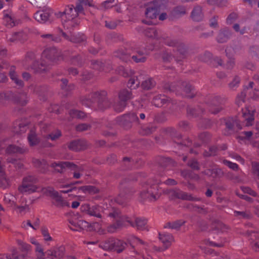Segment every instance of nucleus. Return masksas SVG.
I'll use <instances>...</instances> for the list:
<instances>
[{"label":"nucleus","instance_id":"obj_1","mask_svg":"<svg viewBox=\"0 0 259 259\" xmlns=\"http://www.w3.org/2000/svg\"><path fill=\"white\" fill-rule=\"evenodd\" d=\"M42 57L40 62L34 61L32 63L31 68L35 73L47 72L51 69L52 63H57L58 61L64 60V55L56 48H50L43 52Z\"/></svg>","mask_w":259,"mask_h":259},{"label":"nucleus","instance_id":"obj_2","mask_svg":"<svg viewBox=\"0 0 259 259\" xmlns=\"http://www.w3.org/2000/svg\"><path fill=\"white\" fill-rule=\"evenodd\" d=\"M81 102L88 108L94 107L95 110L104 111L109 108L112 104L105 91L93 92L84 97ZM90 111L89 109H87Z\"/></svg>","mask_w":259,"mask_h":259},{"label":"nucleus","instance_id":"obj_3","mask_svg":"<svg viewBox=\"0 0 259 259\" xmlns=\"http://www.w3.org/2000/svg\"><path fill=\"white\" fill-rule=\"evenodd\" d=\"M126 245L127 244L122 240L110 238L101 243L99 246L104 250H114L120 253L123 251Z\"/></svg>","mask_w":259,"mask_h":259},{"label":"nucleus","instance_id":"obj_4","mask_svg":"<svg viewBox=\"0 0 259 259\" xmlns=\"http://www.w3.org/2000/svg\"><path fill=\"white\" fill-rule=\"evenodd\" d=\"M116 123L122 127L128 130L132 127V123L139 121V118L135 113H128L117 117L116 119Z\"/></svg>","mask_w":259,"mask_h":259},{"label":"nucleus","instance_id":"obj_5","mask_svg":"<svg viewBox=\"0 0 259 259\" xmlns=\"http://www.w3.org/2000/svg\"><path fill=\"white\" fill-rule=\"evenodd\" d=\"M51 166L54 167L55 170L59 173L64 172L66 169L73 171H81L83 169L82 166H78L69 161L54 162L52 164Z\"/></svg>","mask_w":259,"mask_h":259},{"label":"nucleus","instance_id":"obj_6","mask_svg":"<svg viewBox=\"0 0 259 259\" xmlns=\"http://www.w3.org/2000/svg\"><path fill=\"white\" fill-rule=\"evenodd\" d=\"M6 99L11 100L14 103L25 106L27 104L26 94L24 92L8 91L5 94Z\"/></svg>","mask_w":259,"mask_h":259},{"label":"nucleus","instance_id":"obj_7","mask_svg":"<svg viewBox=\"0 0 259 259\" xmlns=\"http://www.w3.org/2000/svg\"><path fill=\"white\" fill-rule=\"evenodd\" d=\"M162 2L161 0H155L150 3L147 6L145 15L150 19L156 18L160 12V8Z\"/></svg>","mask_w":259,"mask_h":259},{"label":"nucleus","instance_id":"obj_8","mask_svg":"<svg viewBox=\"0 0 259 259\" xmlns=\"http://www.w3.org/2000/svg\"><path fill=\"white\" fill-rule=\"evenodd\" d=\"M205 103L209 107V110L212 113L216 114L223 110V107H220V98L219 97H208L205 100Z\"/></svg>","mask_w":259,"mask_h":259},{"label":"nucleus","instance_id":"obj_9","mask_svg":"<svg viewBox=\"0 0 259 259\" xmlns=\"http://www.w3.org/2000/svg\"><path fill=\"white\" fill-rule=\"evenodd\" d=\"M135 191L132 187H124L120 190V193L115 198V201L120 205H123L126 200L131 198Z\"/></svg>","mask_w":259,"mask_h":259},{"label":"nucleus","instance_id":"obj_10","mask_svg":"<svg viewBox=\"0 0 259 259\" xmlns=\"http://www.w3.org/2000/svg\"><path fill=\"white\" fill-rule=\"evenodd\" d=\"M87 146L86 141L83 139H77L70 142L68 147L71 150L77 152L85 149Z\"/></svg>","mask_w":259,"mask_h":259},{"label":"nucleus","instance_id":"obj_11","mask_svg":"<svg viewBox=\"0 0 259 259\" xmlns=\"http://www.w3.org/2000/svg\"><path fill=\"white\" fill-rule=\"evenodd\" d=\"M186 14V9L183 6H178L175 7L170 12L168 18L170 20L174 21L180 18L182 16Z\"/></svg>","mask_w":259,"mask_h":259},{"label":"nucleus","instance_id":"obj_12","mask_svg":"<svg viewBox=\"0 0 259 259\" xmlns=\"http://www.w3.org/2000/svg\"><path fill=\"white\" fill-rule=\"evenodd\" d=\"M232 32L230 29L225 27L219 30L216 39L218 43H225L230 38Z\"/></svg>","mask_w":259,"mask_h":259},{"label":"nucleus","instance_id":"obj_13","mask_svg":"<svg viewBox=\"0 0 259 259\" xmlns=\"http://www.w3.org/2000/svg\"><path fill=\"white\" fill-rule=\"evenodd\" d=\"M181 86L183 91L186 94L185 97L188 99H193L196 96L197 93L195 92V87L189 82L182 81Z\"/></svg>","mask_w":259,"mask_h":259},{"label":"nucleus","instance_id":"obj_14","mask_svg":"<svg viewBox=\"0 0 259 259\" xmlns=\"http://www.w3.org/2000/svg\"><path fill=\"white\" fill-rule=\"evenodd\" d=\"M174 51L177 53L176 61L178 63H180L182 59L186 58L188 54L187 47L183 44H180Z\"/></svg>","mask_w":259,"mask_h":259},{"label":"nucleus","instance_id":"obj_15","mask_svg":"<svg viewBox=\"0 0 259 259\" xmlns=\"http://www.w3.org/2000/svg\"><path fill=\"white\" fill-rule=\"evenodd\" d=\"M191 17L193 21L196 22L202 21L203 18L202 8L199 6L195 7L191 12Z\"/></svg>","mask_w":259,"mask_h":259},{"label":"nucleus","instance_id":"obj_16","mask_svg":"<svg viewBox=\"0 0 259 259\" xmlns=\"http://www.w3.org/2000/svg\"><path fill=\"white\" fill-rule=\"evenodd\" d=\"M226 125L227 135H230L235 132L234 125L236 120L232 117H228L224 119Z\"/></svg>","mask_w":259,"mask_h":259},{"label":"nucleus","instance_id":"obj_17","mask_svg":"<svg viewBox=\"0 0 259 259\" xmlns=\"http://www.w3.org/2000/svg\"><path fill=\"white\" fill-rule=\"evenodd\" d=\"M33 163L35 167L39 169L40 172L44 174L47 171L48 168V164L45 160L35 159L33 160Z\"/></svg>","mask_w":259,"mask_h":259},{"label":"nucleus","instance_id":"obj_18","mask_svg":"<svg viewBox=\"0 0 259 259\" xmlns=\"http://www.w3.org/2000/svg\"><path fill=\"white\" fill-rule=\"evenodd\" d=\"M50 16V14L48 12L37 11L35 13L34 17L38 22L44 23L49 20Z\"/></svg>","mask_w":259,"mask_h":259},{"label":"nucleus","instance_id":"obj_19","mask_svg":"<svg viewBox=\"0 0 259 259\" xmlns=\"http://www.w3.org/2000/svg\"><path fill=\"white\" fill-rule=\"evenodd\" d=\"M114 56L125 62L130 61V56L126 50H125L120 49L115 51L114 52Z\"/></svg>","mask_w":259,"mask_h":259},{"label":"nucleus","instance_id":"obj_20","mask_svg":"<svg viewBox=\"0 0 259 259\" xmlns=\"http://www.w3.org/2000/svg\"><path fill=\"white\" fill-rule=\"evenodd\" d=\"M159 239L163 243L164 249H166L170 246L171 241L174 239V238L170 234L159 233Z\"/></svg>","mask_w":259,"mask_h":259},{"label":"nucleus","instance_id":"obj_21","mask_svg":"<svg viewBox=\"0 0 259 259\" xmlns=\"http://www.w3.org/2000/svg\"><path fill=\"white\" fill-rule=\"evenodd\" d=\"M37 187L35 185H31L30 184H26L25 182L22 183V186L18 188L19 191L21 193L28 192L31 193L34 192L36 191Z\"/></svg>","mask_w":259,"mask_h":259},{"label":"nucleus","instance_id":"obj_22","mask_svg":"<svg viewBox=\"0 0 259 259\" xmlns=\"http://www.w3.org/2000/svg\"><path fill=\"white\" fill-rule=\"evenodd\" d=\"M211 228L212 230L224 231L226 229H228V227L222 222L218 220H212L211 223Z\"/></svg>","mask_w":259,"mask_h":259},{"label":"nucleus","instance_id":"obj_23","mask_svg":"<svg viewBox=\"0 0 259 259\" xmlns=\"http://www.w3.org/2000/svg\"><path fill=\"white\" fill-rule=\"evenodd\" d=\"M204 109L198 107L197 108L191 107L189 106L187 107V112L189 115L192 117H196L204 112Z\"/></svg>","mask_w":259,"mask_h":259},{"label":"nucleus","instance_id":"obj_24","mask_svg":"<svg viewBox=\"0 0 259 259\" xmlns=\"http://www.w3.org/2000/svg\"><path fill=\"white\" fill-rule=\"evenodd\" d=\"M118 97L119 100L126 103L132 98V92L127 89H123L119 93Z\"/></svg>","mask_w":259,"mask_h":259},{"label":"nucleus","instance_id":"obj_25","mask_svg":"<svg viewBox=\"0 0 259 259\" xmlns=\"http://www.w3.org/2000/svg\"><path fill=\"white\" fill-rule=\"evenodd\" d=\"M187 196V193L184 192L180 190H175L173 189L172 191H171V195L169 197L170 199L178 198L185 200V199H188V198L186 197Z\"/></svg>","mask_w":259,"mask_h":259},{"label":"nucleus","instance_id":"obj_26","mask_svg":"<svg viewBox=\"0 0 259 259\" xmlns=\"http://www.w3.org/2000/svg\"><path fill=\"white\" fill-rule=\"evenodd\" d=\"M144 34L149 38L158 39L159 37L158 32L155 27H149L145 29Z\"/></svg>","mask_w":259,"mask_h":259},{"label":"nucleus","instance_id":"obj_27","mask_svg":"<svg viewBox=\"0 0 259 259\" xmlns=\"http://www.w3.org/2000/svg\"><path fill=\"white\" fill-rule=\"evenodd\" d=\"M61 88L65 92H70L74 89V85L73 83H69L68 80L66 78H62L61 79Z\"/></svg>","mask_w":259,"mask_h":259},{"label":"nucleus","instance_id":"obj_28","mask_svg":"<svg viewBox=\"0 0 259 259\" xmlns=\"http://www.w3.org/2000/svg\"><path fill=\"white\" fill-rule=\"evenodd\" d=\"M6 151L10 154L15 153L23 154L25 152V150L16 145H10L7 147Z\"/></svg>","mask_w":259,"mask_h":259},{"label":"nucleus","instance_id":"obj_29","mask_svg":"<svg viewBox=\"0 0 259 259\" xmlns=\"http://www.w3.org/2000/svg\"><path fill=\"white\" fill-rule=\"evenodd\" d=\"M85 38L83 35L75 34L72 31H70L69 40L73 43H80L85 40Z\"/></svg>","mask_w":259,"mask_h":259},{"label":"nucleus","instance_id":"obj_30","mask_svg":"<svg viewBox=\"0 0 259 259\" xmlns=\"http://www.w3.org/2000/svg\"><path fill=\"white\" fill-rule=\"evenodd\" d=\"M253 112L254 111H252V113H251L247 108L245 109V111L242 110V116L245 118V120H247V126L251 125V124H250V122L254 120Z\"/></svg>","mask_w":259,"mask_h":259},{"label":"nucleus","instance_id":"obj_31","mask_svg":"<svg viewBox=\"0 0 259 259\" xmlns=\"http://www.w3.org/2000/svg\"><path fill=\"white\" fill-rule=\"evenodd\" d=\"M26 39V35L23 32H16L13 33L12 37L9 39V41L14 42L15 40H18L24 41Z\"/></svg>","mask_w":259,"mask_h":259},{"label":"nucleus","instance_id":"obj_32","mask_svg":"<svg viewBox=\"0 0 259 259\" xmlns=\"http://www.w3.org/2000/svg\"><path fill=\"white\" fill-rule=\"evenodd\" d=\"M28 140L30 145L31 146L37 145L39 142L36 134L32 130L30 131V132L28 136Z\"/></svg>","mask_w":259,"mask_h":259},{"label":"nucleus","instance_id":"obj_33","mask_svg":"<svg viewBox=\"0 0 259 259\" xmlns=\"http://www.w3.org/2000/svg\"><path fill=\"white\" fill-rule=\"evenodd\" d=\"M167 134L170 136L172 139L175 138L180 140L181 134L179 133L175 128L172 127H168L165 130Z\"/></svg>","mask_w":259,"mask_h":259},{"label":"nucleus","instance_id":"obj_34","mask_svg":"<svg viewBox=\"0 0 259 259\" xmlns=\"http://www.w3.org/2000/svg\"><path fill=\"white\" fill-rule=\"evenodd\" d=\"M70 61L71 64L78 66H81L83 63V60L79 55L71 57Z\"/></svg>","mask_w":259,"mask_h":259},{"label":"nucleus","instance_id":"obj_35","mask_svg":"<svg viewBox=\"0 0 259 259\" xmlns=\"http://www.w3.org/2000/svg\"><path fill=\"white\" fill-rule=\"evenodd\" d=\"M41 191L44 194L50 196L51 197H53V198L58 196V192L55 191L53 188H43L41 189Z\"/></svg>","mask_w":259,"mask_h":259},{"label":"nucleus","instance_id":"obj_36","mask_svg":"<svg viewBox=\"0 0 259 259\" xmlns=\"http://www.w3.org/2000/svg\"><path fill=\"white\" fill-rule=\"evenodd\" d=\"M91 65L94 69L101 71L103 69L104 63L101 61L92 60L91 61Z\"/></svg>","mask_w":259,"mask_h":259},{"label":"nucleus","instance_id":"obj_37","mask_svg":"<svg viewBox=\"0 0 259 259\" xmlns=\"http://www.w3.org/2000/svg\"><path fill=\"white\" fill-rule=\"evenodd\" d=\"M169 99L168 98H162L161 96L155 97L153 99L154 104L157 107L162 106L169 102Z\"/></svg>","mask_w":259,"mask_h":259},{"label":"nucleus","instance_id":"obj_38","mask_svg":"<svg viewBox=\"0 0 259 259\" xmlns=\"http://www.w3.org/2000/svg\"><path fill=\"white\" fill-rule=\"evenodd\" d=\"M54 257L56 258H60L63 256L65 252V247L63 246H61L57 247L55 250H54Z\"/></svg>","mask_w":259,"mask_h":259},{"label":"nucleus","instance_id":"obj_39","mask_svg":"<svg viewBox=\"0 0 259 259\" xmlns=\"http://www.w3.org/2000/svg\"><path fill=\"white\" fill-rule=\"evenodd\" d=\"M127 103L119 100L113 105V108L115 112H121L126 106Z\"/></svg>","mask_w":259,"mask_h":259},{"label":"nucleus","instance_id":"obj_40","mask_svg":"<svg viewBox=\"0 0 259 259\" xmlns=\"http://www.w3.org/2000/svg\"><path fill=\"white\" fill-rule=\"evenodd\" d=\"M100 207L99 205L93 206L92 207H90L89 214L97 217L98 218H101V215L100 214Z\"/></svg>","mask_w":259,"mask_h":259},{"label":"nucleus","instance_id":"obj_41","mask_svg":"<svg viewBox=\"0 0 259 259\" xmlns=\"http://www.w3.org/2000/svg\"><path fill=\"white\" fill-rule=\"evenodd\" d=\"M154 86V82L152 79L146 80L142 82L141 87L145 90H149Z\"/></svg>","mask_w":259,"mask_h":259},{"label":"nucleus","instance_id":"obj_42","mask_svg":"<svg viewBox=\"0 0 259 259\" xmlns=\"http://www.w3.org/2000/svg\"><path fill=\"white\" fill-rule=\"evenodd\" d=\"M122 226V222L120 219L116 220V222L115 224L111 225L108 228V231L109 232H114L115 230L117 228L121 227Z\"/></svg>","mask_w":259,"mask_h":259},{"label":"nucleus","instance_id":"obj_43","mask_svg":"<svg viewBox=\"0 0 259 259\" xmlns=\"http://www.w3.org/2000/svg\"><path fill=\"white\" fill-rule=\"evenodd\" d=\"M70 114L73 118H82L85 115V113L83 112L76 110H71Z\"/></svg>","mask_w":259,"mask_h":259},{"label":"nucleus","instance_id":"obj_44","mask_svg":"<svg viewBox=\"0 0 259 259\" xmlns=\"http://www.w3.org/2000/svg\"><path fill=\"white\" fill-rule=\"evenodd\" d=\"M147 223L146 220H143L140 218H136L135 220V225L137 229H142Z\"/></svg>","mask_w":259,"mask_h":259},{"label":"nucleus","instance_id":"obj_45","mask_svg":"<svg viewBox=\"0 0 259 259\" xmlns=\"http://www.w3.org/2000/svg\"><path fill=\"white\" fill-rule=\"evenodd\" d=\"M9 185V180L6 178V176L0 175V187L5 189Z\"/></svg>","mask_w":259,"mask_h":259},{"label":"nucleus","instance_id":"obj_46","mask_svg":"<svg viewBox=\"0 0 259 259\" xmlns=\"http://www.w3.org/2000/svg\"><path fill=\"white\" fill-rule=\"evenodd\" d=\"M248 88L247 87H245L240 94L238 95V100L236 101V104L238 106H239L241 101L244 102V100L246 95V90Z\"/></svg>","mask_w":259,"mask_h":259},{"label":"nucleus","instance_id":"obj_47","mask_svg":"<svg viewBox=\"0 0 259 259\" xmlns=\"http://www.w3.org/2000/svg\"><path fill=\"white\" fill-rule=\"evenodd\" d=\"M199 138L203 143H207L210 138V134L207 132H204L200 134Z\"/></svg>","mask_w":259,"mask_h":259},{"label":"nucleus","instance_id":"obj_48","mask_svg":"<svg viewBox=\"0 0 259 259\" xmlns=\"http://www.w3.org/2000/svg\"><path fill=\"white\" fill-rule=\"evenodd\" d=\"M210 120L207 118L202 119L199 122V125L204 128H207L211 126Z\"/></svg>","mask_w":259,"mask_h":259},{"label":"nucleus","instance_id":"obj_49","mask_svg":"<svg viewBox=\"0 0 259 259\" xmlns=\"http://www.w3.org/2000/svg\"><path fill=\"white\" fill-rule=\"evenodd\" d=\"M197 225L201 232L206 231L208 227L207 224L204 220L198 221Z\"/></svg>","mask_w":259,"mask_h":259},{"label":"nucleus","instance_id":"obj_50","mask_svg":"<svg viewBox=\"0 0 259 259\" xmlns=\"http://www.w3.org/2000/svg\"><path fill=\"white\" fill-rule=\"evenodd\" d=\"M18 244L21 246V250L24 252H28L30 250L31 245L26 244L21 241L19 240L18 241Z\"/></svg>","mask_w":259,"mask_h":259},{"label":"nucleus","instance_id":"obj_51","mask_svg":"<svg viewBox=\"0 0 259 259\" xmlns=\"http://www.w3.org/2000/svg\"><path fill=\"white\" fill-rule=\"evenodd\" d=\"M91 125L87 123H81L76 126V129L78 132H83L90 129Z\"/></svg>","mask_w":259,"mask_h":259},{"label":"nucleus","instance_id":"obj_52","mask_svg":"<svg viewBox=\"0 0 259 259\" xmlns=\"http://www.w3.org/2000/svg\"><path fill=\"white\" fill-rule=\"evenodd\" d=\"M156 126H147L142 129L143 134L145 135H149L151 134L155 130Z\"/></svg>","mask_w":259,"mask_h":259},{"label":"nucleus","instance_id":"obj_53","mask_svg":"<svg viewBox=\"0 0 259 259\" xmlns=\"http://www.w3.org/2000/svg\"><path fill=\"white\" fill-rule=\"evenodd\" d=\"M37 182V179L33 176H28L23 179V183L25 182L26 184L29 183H35Z\"/></svg>","mask_w":259,"mask_h":259},{"label":"nucleus","instance_id":"obj_54","mask_svg":"<svg viewBox=\"0 0 259 259\" xmlns=\"http://www.w3.org/2000/svg\"><path fill=\"white\" fill-rule=\"evenodd\" d=\"M241 189L245 193L249 194V195L254 197L256 196V193L249 187L242 186L241 187Z\"/></svg>","mask_w":259,"mask_h":259},{"label":"nucleus","instance_id":"obj_55","mask_svg":"<svg viewBox=\"0 0 259 259\" xmlns=\"http://www.w3.org/2000/svg\"><path fill=\"white\" fill-rule=\"evenodd\" d=\"M238 14L236 13H231L228 17L227 19V22L228 23L231 24L234 21L236 20L238 18Z\"/></svg>","mask_w":259,"mask_h":259},{"label":"nucleus","instance_id":"obj_56","mask_svg":"<svg viewBox=\"0 0 259 259\" xmlns=\"http://www.w3.org/2000/svg\"><path fill=\"white\" fill-rule=\"evenodd\" d=\"M172 163L173 161L171 158L169 157L164 158L162 160L160 165L162 167H166L169 164H172Z\"/></svg>","mask_w":259,"mask_h":259},{"label":"nucleus","instance_id":"obj_57","mask_svg":"<svg viewBox=\"0 0 259 259\" xmlns=\"http://www.w3.org/2000/svg\"><path fill=\"white\" fill-rule=\"evenodd\" d=\"M224 163L228 166L231 169L237 170L238 169V165L235 163H233L231 161H228L227 160H224L223 161Z\"/></svg>","mask_w":259,"mask_h":259},{"label":"nucleus","instance_id":"obj_58","mask_svg":"<svg viewBox=\"0 0 259 259\" xmlns=\"http://www.w3.org/2000/svg\"><path fill=\"white\" fill-rule=\"evenodd\" d=\"M41 233L43 236L45 237L46 241H52V238L50 236L48 229L46 228L41 229Z\"/></svg>","mask_w":259,"mask_h":259},{"label":"nucleus","instance_id":"obj_59","mask_svg":"<svg viewBox=\"0 0 259 259\" xmlns=\"http://www.w3.org/2000/svg\"><path fill=\"white\" fill-rule=\"evenodd\" d=\"M90 194H96L99 192V190L93 186H87L86 192Z\"/></svg>","mask_w":259,"mask_h":259},{"label":"nucleus","instance_id":"obj_60","mask_svg":"<svg viewBox=\"0 0 259 259\" xmlns=\"http://www.w3.org/2000/svg\"><path fill=\"white\" fill-rule=\"evenodd\" d=\"M185 223V222H181V221H177L171 223V229L179 230L180 228Z\"/></svg>","mask_w":259,"mask_h":259},{"label":"nucleus","instance_id":"obj_61","mask_svg":"<svg viewBox=\"0 0 259 259\" xmlns=\"http://www.w3.org/2000/svg\"><path fill=\"white\" fill-rule=\"evenodd\" d=\"M109 216L116 220L120 219V212L118 209H115L113 212L109 213Z\"/></svg>","mask_w":259,"mask_h":259},{"label":"nucleus","instance_id":"obj_62","mask_svg":"<svg viewBox=\"0 0 259 259\" xmlns=\"http://www.w3.org/2000/svg\"><path fill=\"white\" fill-rule=\"evenodd\" d=\"M61 135V132L60 131H58L57 133H51L50 134H49L47 136V139H51L52 140L54 141L56 139H58Z\"/></svg>","mask_w":259,"mask_h":259},{"label":"nucleus","instance_id":"obj_63","mask_svg":"<svg viewBox=\"0 0 259 259\" xmlns=\"http://www.w3.org/2000/svg\"><path fill=\"white\" fill-rule=\"evenodd\" d=\"M117 25L115 21H105V26L110 29H115Z\"/></svg>","mask_w":259,"mask_h":259},{"label":"nucleus","instance_id":"obj_64","mask_svg":"<svg viewBox=\"0 0 259 259\" xmlns=\"http://www.w3.org/2000/svg\"><path fill=\"white\" fill-rule=\"evenodd\" d=\"M212 57V54L209 52H205L201 57V60L204 62L208 61Z\"/></svg>","mask_w":259,"mask_h":259}]
</instances>
